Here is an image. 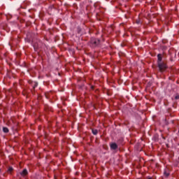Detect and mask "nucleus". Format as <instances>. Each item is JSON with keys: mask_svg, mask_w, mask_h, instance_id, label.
Returning a JSON list of instances; mask_svg holds the SVG:
<instances>
[{"mask_svg": "<svg viewBox=\"0 0 179 179\" xmlns=\"http://www.w3.org/2000/svg\"><path fill=\"white\" fill-rule=\"evenodd\" d=\"M157 68H158V71L161 73H163V72H166L168 66H167V64H166V62H162L161 63H157Z\"/></svg>", "mask_w": 179, "mask_h": 179, "instance_id": "obj_1", "label": "nucleus"}, {"mask_svg": "<svg viewBox=\"0 0 179 179\" xmlns=\"http://www.w3.org/2000/svg\"><path fill=\"white\" fill-rule=\"evenodd\" d=\"M90 44L92 45V47H97V45L100 44V39L92 38L90 40Z\"/></svg>", "mask_w": 179, "mask_h": 179, "instance_id": "obj_2", "label": "nucleus"}, {"mask_svg": "<svg viewBox=\"0 0 179 179\" xmlns=\"http://www.w3.org/2000/svg\"><path fill=\"white\" fill-rule=\"evenodd\" d=\"M110 148L111 150H117V149H118V145L115 143H111L110 144Z\"/></svg>", "mask_w": 179, "mask_h": 179, "instance_id": "obj_3", "label": "nucleus"}, {"mask_svg": "<svg viewBox=\"0 0 179 179\" xmlns=\"http://www.w3.org/2000/svg\"><path fill=\"white\" fill-rule=\"evenodd\" d=\"M20 174L22 177H26V176L29 174V171H27V169H24L20 173Z\"/></svg>", "mask_w": 179, "mask_h": 179, "instance_id": "obj_4", "label": "nucleus"}, {"mask_svg": "<svg viewBox=\"0 0 179 179\" xmlns=\"http://www.w3.org/2000/svg\"><path fill=\"white\" fill-rule=\"evenodd\" d=\"M163 62V57H162V54H158L157 55V64H160Z\"/></svg>", "mask_w": 179, "mask_h": 179, "instance_id": "obj_5", "label": "nucleus"}, {"mask_svg": "<svg viewBox=\"0 0 179 179\" xmlns=\"http://www.w3.org/2000/svg\"><path fill=\"white\" fill-rule=\"evenodd\" d=\"M92 132L93 135H97V134H99V131L96 129H92Z\"/></svg>", "mask_w": 179, "mask_h": 179, "instance_id": "obj_6", "label": "nucleus"}, {"mask_svg": "<svg viewBox=\"0 0 179 179\" xmlns=\"http://www.w3.org/2000/svg\"><path fill=\"white\" fill-rule=\"evenodd\" d=\"M29 83H32L33 85V89H34L35 87H37V86H38V83H37V82H31Z\"/></svg>", "mask_w": 179, "mask_h": 179, "instance_id": "obj_7", "label": "nucleus"}, {"mask_svg": "<svg viewBox=\"0 0 179 179\" xmlns=\"http://www.w3.org/2000/svg\"><path fill=\"white\" fill-rule=\"evenodd\" d=\"M33 46H34L35 51H37V50H38V43H34Z\"/></svg>", "mask_w": 179, "mask_h": 179, "instance_id": "obj_8", "label": "nucleus"}, {"mask_svg": "<svg viewBox=\"0 0 179 179\" xmlns=\"http://www.w3.org/2000/svg\"><path fill=\"white\" fill-rule=\"evenodd\" d=\"M3 131L5 134H8V132H9V129H8L7 127H3Z\"/></svg>", "mask_w": 179, "mask_h": 179, "instance_id": "obj_9", "label": "nucleus"}, {"mask_svg": "<svg viewBox=\"0 0 179 179\" xmlns=\"http://www.w3.org/2000/svg\"><path fill=\"white\" fill-rule=\"evenodd\" d=\"M12 171H13V168L12 166H10L8 169V173H9V174H10V173H12Z\"/></svg>", "mask_w": 179, "mask_h": 179, "instance_id": "obj_10", "label": "nucleus"}, {"mask_svg": "<svg viewBox=\"0 0 179 179\" xmlns=\"http://www.w3.org/2000/svg\"><path fill=\"white\" fill-rule=\"evenodd\" d=\"M164 174L165 177H169V176H170V173H169L167 171H164Z\"/></svg>", "mask_w": 179, "mask_h": 179, "instance_id": "obj_11", "label": "nucleus"}, {"mask_svg": "<svg viewBox=\"0 0 179 179\" xmlns=\"http://www.w3.org/2000/svg\"><path fill=\"white\" fill-rule=\"evenodd\" d=\"M175 99H176V100H178V99H179V95H176V96H175Z\"/></svg>", "mask_w": 179, "mask_h": 179, "instance_id": "obj_12", "label": "nucleus"}, {"mask_svg": "<svg viewBox=\"0 0 179 179\" xmlns=\"http://www.w3.org/2000/svg\"><path fill=\"white\" fill-rule=\"evenodd\" d=\"M148 179H152V178H148Z\"/></svg>", "mask_w": 179, "mask_h": 179, "instance_id": "obj_13", "label": "nucleus"}, {"mask_svg": "<svg viewBox=\"0 0 179 179\" xmlns=\"http://www.w3.org/2000/svg\"><path fill=\"white\" fill-rule=\"evenodd\" d=\"M178 146H179V143H178Z\"/></svg>", "mask_w": 179, "mask_h": 179, "instance_id": "obj_14", "label": "nucleus"}]
</instances>
